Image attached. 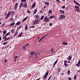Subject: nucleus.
Listing matches in <instances>:
<instances>
[{
    "instance_id": "f257e3e1",
    "label": "nucleus",
    "mask_w": 80,
    "mask_h": 80,
    "mask_svg": "<svg viewBox=\"0 0 80 80\" xmlns=\"http://www.w3.org/2000/svg\"><path fill=\"white\" fill-rule=\"evenodd\" d=\"M49 19L47 17H45L44 18L43 20V22H49Z\"/></svg>"
},
{
    "instance_id": "f03ea898",
    "label": "nucleus",
    "mask_w": 80,
    "mask_h": 80,
    "mask_svg": "<svg viewBox=\"0 0 80 80\" xmlns=\"http://www.w3.org/2000/svg\"><path fill=\"white\" fill-rule=\"evenodd\" d=\"M65 18V16L64 15H61L60 16V19H64Z\"/></svg>"
},
{
    "instance_id": "7ed1b4c3",
    "label": "nucleus",
    "mask_w": 80,
    "mask_h": 80,
    "mask_svg": "<svg viewBox=\"0 0 80 80\" xmlns=\"http://www.w3.org/2000/svg\"><path fill=\"white\" fill-rule=\"evenodd\" d=\"M10 12H9L8 13L6 16V17L5 18L6 19H8V18L10 17Z\"/></svg>"
},
{
    "instance_id": "20e7f679",
    "label": "nucleus",
    "mask_w": 80,
    "mask_h": 80,
    "mask_svg": "<svg viewBox=\"0 0 80 80\" xmlns=\"http://www.w3.org/2000/svg\"><path fill=\"white\" fill-rule=\"evenodd\" d=\"M48 72L47 71L43 77L44 79L47 78V77L48 76Z\"/></svg>"
},
{
    "instance_id": "39448f33",
    "label": "nucleus",
    "mask_w": 80,
    "mask_h": 80,
    "mask_svg": "<svg viewBox=\"0 0 80 80\" xmlns=\"http://www.w3.org/2000/svg\"><path fill=\"white\" fill-rule=\"evenodd\" d=\"M18 3H16L14 7V10H17V8H18Z\"/></svg>"
},
{
    "instance_id": "423d86ee",
    "label": "nucleus",
    "mask_w": 80,
    "mask_h": 80,
    "mask_svg": "<svg viewBox=\"0 0 80 80\" xmlns=\"http://www.w3.org/2000/svg\"><path fill=\"white\" fill-rule=\"evenodd\" d=\"M74 3L76 4V5H78V6H79L80 7V4L78 3V2H77V1H75V0H74L73 1Z\"/></svg>"
},
{
    "instance_id": "0eeeda50",
    "label": "nucleus",
    "mask_w": 80,
    "mask_h": 80,
    "mask_svg": "<svg viewBox=\"0 0 80 80\" xmlns=\"http://www.w3.org/2000/svg\"><path fill=\"white\" fill-rule=\"evenodd\" d=\"M38 21H40L39 18H38V19L36 20L35 22H33V24H36L38 22Z\"/></svg>"
},
{
    "instance_id": "6e6552de",
    "label": "nucleus",
    "mask_w": 80,
    "mask_h": 80,
    "mask_svg": "<svg viewBox=\"0 0 80 80\" xmlns=\"http://www.w3.org/2000/svg\"><path fill=\"white\" fill-rule=\"evenodd\" d=\"M23 7H24V8H27V2H26L23 4Z\"/></svg>"
},
{
    "instance_id": "1a4fd4ad",
    "label": "nucleus",
    "mask_w": 80,
    "mask_h": 80,
    "mask_svg": "<svg viewBox=\"0 0 80 80\" xmlns=\"http://www.w3.org/2000/svg\"><path fill=\"white\" fill-rule=\"evenodd\" d=\"M48 34L47 35L43 37L39 41H38V42H40L42 40V39H43V38H45V37H47V36H48Z\"/></svg>"
},
{
    "instance_id": "9d476101",
    "label": "nucleus",
    "mask_w": 80,
    "mask_h": 80,
    "mask_svg": "<svg viewBox=\"0 0 80 80\" xmlns=\"http://www.w3.org/2000/svg\"><path fill=\"white\" fill-rule=\"evenodd\" d=\"M35 52L33 51L31 52L30 53V55L31 56V57L32 56V55H35Z\"/></svg>"
},
{
    "instance_id": "9b49d317",
    "label": "nucleus",
    "mask_w": 80,
    "mask_h": 80,
    "mask_svg": "<svg viewBox=\"0 0 80 80\" xmlns=\"http://www.w3.org/2000/svg\"><path fill=\"white\" fill-rule=\"evenodd\" d=\"M54 17H55L54 16H50L49 17V18L50 19V20H51V19H52V18H54Z\"/></svg>"
},
{
    "instance_id": "f8f14e48",
    "label": "nucleus",
    "mask_w": 80,
    "mask_h": 80,
    "mask_svg": "<svg viewBox=\"0 0 80 80\" xmlns=\"http://www.w3.org/2000/svg\"><path fill=\"white\" fill-rule=\"evenodd\" d=\"M23 3L22 2L20 5L19 8H21L22 7V6H23Z\"/></svg>"
},
{
    "instance_id": "ddd939ff",
    "label": "nucleus",
    "mask_w": 80,
    "mask_h": 80,
    "mask_svg": "<svg viewBox=\"0 0 80 80\" xmlns=\"http://www.w3.org/2000/svg\"><path fill=\"white\" fill-rule=\"evenodd\" d=\"M62 43L63 44V45H67L68 44V43H67V42H62Z\"/></svg>"
},
{
    "instance_id": "4468645a",
    "label": "nucleus",
    "mask_w": 80,
    "mask_h": 80,
    "mask_svg": "<svg viewBox=\"0 0 80 80\" xmlns=\"http://www.w3.org/2000/svg\"><path fill=\"white\" fill-rule=\"evenodd\" d=\"M60 13L61 14H64L65 13V12L64 11L60 10Z\"/></svg>"
},
{
    "instance_id": "2eb2a0df",
    "label": "nucleus",
    "mask_w": 80,
    "mask_h": 80,
    "mask_svg": "<svg viewBox=\"0 0 80 80\" xmlns=\"http://www.w3.org/2000/svg\"><path fill=\"white\" fill-rule=\"evenodd\" d=\"M68 59L69 60H72V56L70 55L68 57Z\"/></svg>"
},
{
    "instance_id": "dca6fc26",
    "label": "nucleus",
    "mask_w": 80,
    "mask_h": 80,
    "mask_svg": "<svg viewBox=\"0 0 80 80\" xmlns=\"http://www.w3.org/2000/svg\"><path fill=\"white\" fill-rule=\"evenodd\" d=\"M37 9H35L34 10V12L33 13V14H35V13H37Z\"/></svg>"
},
{
    "instance_id": "f3484780",
    "label": "nucleus",
    "mask_w": 80,
    "mask_h": 80,
    "mask_svg": "<svg viewBox=\"0 0 80 80\" xmlns=\"http://www.w3.org/2000/svg\"><path fill=\"white\" fill-rule=\"evenodd\" d=\"M9 39H10V38H9V37H8V38H6L4 39V41H7V40H9Z\"/></svg>"
},
{
    "instance_id": "a211bd4d",
    "label": "nucleus",
    "mask_w": 80,
    "mask_h": 80,
    "mask_svg": "<svg viewBox=\"0 0 80 80\" xmlns=\"http://www.w3.org/2000/svg\"><path fill=\"white\" fill-rule=\"evenodd\" d=\"M27 17H26V18H24L22 21V22H25V20H27Z\"/></svg>"
},
{
    "instance_id": "6ab92c4d",
    "label": "nucleus",
    "mask_w": 80,
    "mask_h": 80,
    "mask_svg": "<svg viewBox=\"0 0 80 80\" xmlns=\"http://www.w3.org/2000/svg\"><path fill=\"white\" fill-rule=\"evenodd\" d=\"M3 35H5L7 33V31H4L3 32Z\"/></svg>"
},
{
    "instance_id": "aec40b11",
    "label": "nucleus",
    "mask_w": 80,
    "mask_h": 80,
    "mask_svg": "<svg viewBox=\"0 0 80 80\" xmlns=\"http://www.w3.org/2000/svg\"><path fill=\"white\" fill-rule=\"evenodd\" d=\"M32 8H33L34 7H35V3H33L32 5Z\"/></svg>"
},
{
    "instance_id": "412c9836",
    "label": "nucleus",
    "mask_w": 80,
    "mask_h": 80,
    "mask_svg": "<svg viewBox=\"0 0 80 80\" xmlns=\"http://www.w3.org/2000/svg\"><path fill=\"white\" fill-rule=\"evenodd\" d=\"M15 13V12L14 11H12L11 12H10V14L12 15H13Z\"/></svg>"
},
{
    "instance_id": "4be33fe9",
    "label": "nucleus",
    "mask_w": 80,
    "mask_h": 80,
    "mask_svg": "<svg viewBox=\"0 0 80 80\" xmlns=\"http://www.w3.org/2000/svg\"><path fill=\"white\" fill-rule=\"evenodd\" d=\"M22 33H23L22 32H21L18 36V37H20L22 35Z\"/></svg>"
},
{
    "instance_id": "5701e85b",
    "label": "nucleus",
    "mask_w": 80,
    "mask_h": 80,
    "mask_svg": "<svg viewBox=\"0 0 80 80\" xmlns=\"http://www.w3.org/2000/svg\"><path fill=\"white\" fill-rule=\"evenodd\" d=\"M14 25H15V22H13L10 24V25L11 26H13Z\"/></svg>"
},
{
    "instance_id": "b1692460",
    "label": "nucleus",
    "mask_w": 80,
    "mask_h": 80,
    "mask_svg": "<svg viewBox=\"0 0 80 80\" xmlns=\"http://www.w3.org/2000/svg\"><path fill=\"white\" fill-rule=\"evenodd\" d=\"M44 18V15L42 16L41 18V20H43V19Z\"/></svg>"
},
{
    "instance_id": "393cba45",
    "label": "nucleus",
    "mask_w": 80,
    "mask_h": 80,
    "mask_svg": "<svg viewBox=\"0 0 80 80\" xmlns=\"http://www.w3.org/2000/svg\"><path fill=\"white\" fill-rule=\"evenodd\" d=\"M20 22H18L17 23L16 25L18 26V25H20Z\"/></svg>"
},
{
    "instance_id": "a878e982",
    "label": "nucleus",
    "mask_w": 80,
    "mask_h": 80,
    "mask_svg": "<svg viewBox=\"0 0 80 80\" xmlns=\"http://www.w3.org/2000/svg\"><path fill=\"white\" fill-rule=\"evenodd\" d=\"M10 20H11V21H12V22H15V21H14V19H13V18H11L10 19Z\"/></svg>"
},
{
    "instance_id": "bb28decb",
    "label": "nucleus",
    "mask_w": 80,
    "mask_h": 80,
    "mask_svg": "<svg viewBox=\"0 0 80 80\" xmlns=\"http://www.w3.org/2000/svg\"><path fill=\"white\" fill-rule=\"evenodd\" d=\"M10 32H9L8 33H7L6 35H5V37H7V36H8V35H10Z\"/></svg>"
},
{
    "instance_id": "cd10ccee",
    "label": "nucleus",
    "mask_w": 80,
    "mask_h": 80,
    "mask_svg": "<svg viewBox=\"0 0 80 80\" xmlns=\"http://www.w3.org/2000/svg\"><path fill=\"white\" fill-rule=\"evenodd\" d=\"M74 80H77V75H75L74 77Z\"/></svg>"
},
{
    "instance_id": "c85d7f7f",
    "label": "nucleus",
    "mask_w": 80,
    "mask_h": 80,
    "mask_svg": "<svg viewBox=\"0 0 80 80\" xmlns=\"http://www.w3.org/2000/svg\"><path fill=\"white\" fill-rule=\"evenodd\" d=\"M14 32H15V29H12L11 31V33H13Z\"/></svg>"
},
{
    "instance_id": "c756f323",
    "label": "nucleus",
    "mask_w": 80,
    "mask_h": 80,
    "mask_svg": "<svg viewBox=\"0 0 80 80\" xmlns=\"http://www.w3.org/2000/svg\"><path fill=\"white\" fill-rule=\"evenodd\" d=\"M75 8L77 9H79V7L78 6H75Z\"/></svg>"
},
{
    "instance_id": "7c9ffc66",
    "label": "nucleus",
    "mask_w": 80,
    "mask_h": 80,
    "mask_svg": "<svg viewBox=\"0 0 80 80\" xmlns=\"http://www.w3.org/2000/svg\"><path fill=\"white\" fill-rule=\"evenodd\" d=\"M49 13H52V11L51 10H49L48 11Z\"/></svg>"
},
{
    "instance_id": "2f4dec72",
    "label": "nucleus",
    "mask_w": 80,
    "mask_h": 80,
    "mask_svg": "<svg viewBox=\"0 0 80 80\" xmlns=\"http://www.w3.org/2000/svg\"><path fill=\"white\" fill-rule=\"evenodd\" d=\"M36 18H40V15L38 16V15H36Z\"/></svg>"
},
{
    "instance_id": "473e14b6",
    "label": "nucleus",
    "mask_w": 80,
    "mask_h": 80,
    "mask_svg": "<svg viewBox=\"0 0 80 80\" xmlns=\"http://www.w3.org/2000/svg\"><path fill=\"white\" fill-rule=\"evenodd\" d=\"M64 65L65 67H67L68 66V64L67 63H64Z\"/></svg>"
},
{
    "instance_id": "72a5a7b5",
    "label": "nucleus",
    "mask_w": 80,
    "mask_h": 80,
    "mask_svg": "<svg viewBox=\"0 0 80 80\" xmlns=\"http://www.w3.org/2000/svg\"><path fill=\"white\" fill-rule=\"evenodd\" d=\"M53 50V48H52L51 49V52L52 53H53V52H54Z\"/></svg>"
},
{
    "instance_id": "f704fd0d",
    "label": "nucleus",
    "mask_w": 80,
    "mask_h": 80,
    "mask_svg": "<svg viewBox=\"0 0 80 80\" xmlns=\"http://www.w3.org/2000/svg\"><path fill=\"white\" fill-rule=\"evenodd\" d=\"M25 29L26 30H27V29H28V28L27 27V24H26L25 26Z\"/></svg>"
},
{
    "instance_id": "c9c22d12",
    "label": "nucleus",
    "mask_w": 80,
    "mask_h": 80,
    "mask_svg": "<svg viewBox=\"0 0 80 80\" xmlns=\"http://www.w3.org/2000/svg\"><path fill=\"white\" fill-rule=\"evenodd\" d=\"M45 3L47 5H49V2H45Z\"/></svg>"
},
{
    "instance_id": "e433bc0d",
    "label": "nucleus",
    "mask_w": 80,
    "mask_h": 80,
    "mask_svg": "<svg viewBox=\"0 0 80 80\" xmlns=\"http://www.w3.org/2000/svg\"><path fill=\"white\" fill-rule=\"evenodd\" d=\"M76 12H80V9H76Z\"/></svg>"
},
{
    "instance_id": "4c0bfd02",
    "label": "nucleus",
    "mask_w": 80,
    "mask_h": 80,
    "mask_svg": "<svg viewBox=\"0 0 80 80\" xmlns=\"http://www.w3.org/2000/svg\"><path fill=\"white\" fill-rule=\"evenodd\" d=\"M17 34H18V32H16L14 35V36H16V35H17Z\"/></svg>"
},
{
    "instance_id": "58836bf2",
    "label": "nucleus",
    "mask_w": 80,
    "mask_h": 80,
    "mask_svg": "<svg viewBox=\"0 0 80 80\" xmlns=\"http://www.w3.org/2000/svg\"><path fill=\"white\" fill-rule=\"evenodd\" d=\"M21 2H26V0H22L21 1Z\"/></svg>"
},
{
    "instance_id": "ea45409f",
    "label": "nucleus",
    "mask_w": 80,
    "mask_h": 80,
    "mask_svg": "<svg viewBox=\"0 0 80 80\" xmlns=\"http://www.w3.org/2000/svg\"><path fill=\"white\" fill-rule=\"evenodd\" d=\"M68 74H70V70H68Z\"/></svg>"
},
{
    "instance_id": "a19ab883",
    "label": "nucleus",
    "mask_w": 80,
    "mask_h": 80,
    "mask_svg": "<svg viewBox=\"0 0 80 80\" xmlns=\"http://www.w3.org/2000/svg\"><path fill=\"white\" fill-rule=\"evenodd\" d=\"M6 38L7 37H6V36H5L4 35L3 36V39H5V38Z\"/></svg>"
},
{
    "instance_id": "79ce46f5",
    "label": "nucleus",
    "mask_w": 80,
    "mask_h": 80,
    "mask_svg": "<svg viewBox=\"0 0 80 80\" xmlns=\"http://www.w3.org/2000/svg\"><path fill=\"white\" fill-rule=\"evenodd\" d=\"M60 70H61V69H60V68H59L58 69V72H60Z\"/></svg>"
},
{
    "instance_id": "37998d69",
    "label": "nucleus",
    "mask_w": 80,
    "mask_h": 80,
    "mask_svg": "<svg viewBox=\"0 0 80 80\" xmlns=\"http://www.w3.org/2000/svg\"><path fill=\"white\" fill-rule=\"evenodd\" d=\"M25 46H24L23 47V50H25V49H26V48H25Z\"/></svg>"
},
{
    "instance_id": "c03bdc74",
    "label": "nucleus",
    "mask_w": 80,
    "mask_h": 80,
    "mask_svg": "<svg viewBox=\"0 0 80 80\" xmlns=\"http://www.w3.org/2000/svg\"><path fill=\"white\" fill-rule=\"evenodd\" d=\"M7 43H8V42H4L3 43V45H6V44H7Z\"/></svg>"
},
{
    "instance_id": "a18cd8bd",
    "label": "nucleus",
    "mask_w": 80,
    "mask_h": 80,
    "mask_svg": "<svg viewBox=\"0 0 80 80\" xmlns=\"http://www.w3.org/2000/svg\"><path fill=\"white\" fill-rule=\"evenodd\" d=\"M78 65H80V59L79 60V61L78 62Z\"/></svg>"
},
{
    "instance_id": "49530a36",
    "label": "nucleus",
    "mask_w": 80,
    "mask_h": 80,
    "mask_svg": "<svg viewBox=\"0 0 80 80\" xmlns=\"http://www.w3.org/2000/svg\"><path fill=\"white\" fill-rule=\"evenodd\" d=\"M22 25H21L18 28V29H20V28H22Z\"/></svg>"
},
{
    "instance_id": "de8ad7c7",
    "label": "nucleus",
    "mask_w": 80,
    "mask_h": 80,
    "mask_svg": "<svg viewBox=\"0 0 80 80\" xmlns=\"http://www.w3.org/2000/svg\"><path fill=\"white\" fill-rule=\"evenodd\" d=\"M67 61L65 60L64 61V63H67Z\"/></svg>"
},
{
    "instance_id": "09e8293b",
    "label": "nucleus",
    "mask_w": 80,
    "mask_h": 80,
    "mask_svg": "<svg viewBox=\"0 0 80 80\" xmlns=\"http://www.w3.org/2000/svg\"><path fill=\"white\" fill-rule=\"evenodd\" d=\"M49 25H50V26H52V23H49Z\"/></svg>"
},
{
    "instance_id": "8fccbe9b",
    "label": "nucleus",
    "mask_w": 80,
    "mask_h": 80,
    "mask_svg": "<svg viewBox=\"0 0 80 80\" xmlns=\"http://www.w3.org/2000/svg\"><path fill=\"white\" fill-rule=\"evenodd\" d=\"M27 12L28 13H30V11H27Z\"/></svg>"
},
{
    "instance_id": "3c124183",
    "label": "nucleus",
    "mask_w": 80,
    "mask_h": 80,
    "mask_svg": "<svg viewBox=\"0 0 80 80\" xmlns=\"http://www.w3.org/2000/svg\"><path fill=\"white\" fill-rule=\"evenodd\" d=\"M57 62H58L57 60H56V61L54 62V63L55 64H57Z\"/></svg>"
},
{
    "instance_id": "603ef678",
    "label": "nucleus",
    "mask_w": 80,
    "mask_h": 80,
    "mask_svg": "<svg viewBox=\"0 0 80 80\" xmlns=\"http://www.w3.org/2000/svg\"><path fill=\"white\" fill-rule=\"evenodd\" d=\"M51 77H52V75H51L48 79H49V80H50V79L51 78Z\"/></svg>"
},
{
    "instance_id": "864d4df0",
    "label": "nucleus",
    "mask_w": 80,
    "mask_h": 80,
    "mask_svg": "<svg viewBox=\"0 0 80 80\" xmlns=\"http://www.w3.org/2000/svg\"><path fill=\"white\" fill-rule=\"evenodd\" d=\"M18 57H17V56H16L15 57H14V58L15 59H16V58H18Z\"/></svg>"
},
{
    "instance_id": "5fc2aeb1",
    "label": "nucleus",
    "mask_w": 80,
    "mask_h": 80,
    "mask_svg": "<svg viewBox=\"0 0 80 80\" xmlns=\"http://www.w3.org/2000/svg\"><path fill=\"white\" fill-rule=\"evenodd\" d=\"M4 62H5L6 63V62H7V60H6V59L5 60H4Z\"/></svg>"
},
{
    "instance_id": "6e6d98bb",
    "label": "nucleus",
    "mask_w": 80,
    "mask_h": 80,
    "mask_svg": "<svg viewBox=\"0 0 80 80\" xmlns=\"http://www.w3.org/2000/svg\"><path fill=\"white\" fill-rule=\"evenodd\" d=\"M28 45H29V44H28L27 45H25V46L26 47V46H28Z\"/></svg>"
},
{
    "instance_id": "4d7b16f0",
    "label": "nucleus",
    "mask_w": 80,
    "mask_h": 80,
    "mask_svg": "<svg viewBox=\"0 0 80 80\" xmlns=\"http://www.w3.org/2000/svg\"><path fill=\"white\" fill-rule=\"evenodd\" d=\"M31 28H35V26H31Z\"/></svg>"
},
{
    "instance_id": "13d9d810",
    "label": "nucleus",
    "mask_w": 80,
    "mask_h": 80,
    "mask_svg": "<svg viewBox=\"0 0 80 80\" xmlns=\"http://www.w3.org/2000/svg\"><path fill=\"white\" fill-rule=\"evenodd\" d=\"M56 2H60V0H56Z\"/></svg>"
},
{
    "instance_id": "bf43d9fd",
    "label": "nucleus",
    "mask_w": 80,
    "mask_h": 80,
    "mask_svg": "<svg viewBox=\"0 0 80 80\" xmlns=\"http://www.w3.org/2000/svg\"><path fill=\"white\" fill-rule=\"evenodd\" d=\"M55 65H56V64L54 63V64H53V68L55 67Z\"/></svg>"
},
{
    "instance_id": "052dcab7",
    "label": "nucleus",
    "mask_w": 80,
    "mask_h": 80,
    "mask_svg": "<svg viewBox=\"0 0 80 80\" xmlns=\"http://www.w3.org/2000/svg\"><path fill=\"white\" fill-rule=\"evenodd\" d=\"M68 80H72V78H68Z\"/></svg>"
},
{
    "instance_id": "680f3d73",
    "label": "nucleus",
    "mask_w": 80,
    "mask_h": 80,
    "mask_svg": "<svg viewBox=\"0 0 80 80\" xmlns=\"http://www.w3.org/2000/svg\"><path fill=\"white\" fill-rule=\"evenodd\" d=\"M40 13H43V11H42L41 10H40Z\"/></svg>"
},
{
    "instance_id": "e2e57ef3",
    "label": "nucleus",
    "mask_w": 80,
    "mask_h": 80,
    "mask_svg": "<svg viewBox=\"0 0 80 80\" xmlns=\"http://www.w3.org/2000/svg\"><path fill=\"white\" fill-rule=\"evenodd\" d=\"M62 8H65V6H62Z\"/></svg>"
},
{
    "instance_id": "0e129e2a",
    "label": "nucleus",
    "mask_w": 80,
    "mask_h": 80,
    "mask_svg": "<svg viewBox=\"0 0 80 80\" xmlns=\"http://www.w3.org/2000/svg\"><path fill=\"white\" fill-rule=\"evenodd\" d=\"M64 75V73H61V75Z\"/></svg>"
},
{
    "instance_id": "69168bd1",
    "label": "nucleus",
    "mask_w": 80,
    "mask_h": 80,
    "mask_svg": "<svg viewBox=\"0 0 80 80\" xmlns=\"http://www.w3.org/2000/svg\"><path fill=\"white\" fill-rule=\"evenodd\" d=\"M76 66H77V67H78L79 65L78 64H77L76 65Z\"/></svg>"
},
{
    "instance_id": "338daca9",
    "label": "nucleus",
    "mask_w": 80,
    "mask_h": 80,
    "mask_svg": "<svg viewBox=\"0 0 80 80\" xmlns=\"http://www.w3.org/2000/svg\"><path fill=\"white\" fill-rule=\"evenodd\" d=\"M47 8V6H44V8Z\"/></svg>"
},
{
    "instance_id": "774afa93",
    "label": "nucleus",
    "mask_w": 80,
    "mask_h": 80,
    "mask_svg": "<svg viewBox=\"0 0 80 80\" xmlns=\"http://www.w3.org/2000/svg\"><path fill=\"white\" fill-rule=\"evenodd\" d=\"M1 40H2V38L1 37H0V41H1Z\"/></svg>"
}]
</instances>
